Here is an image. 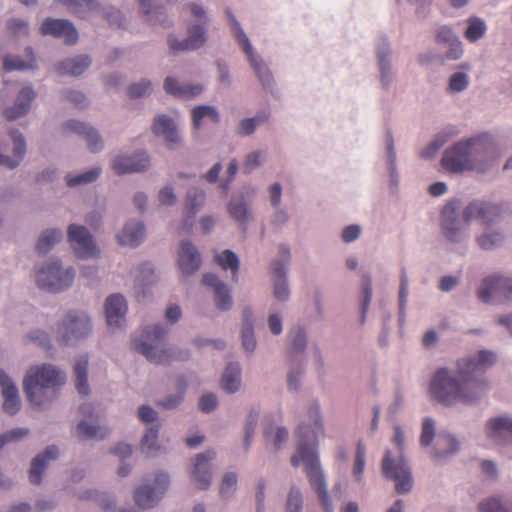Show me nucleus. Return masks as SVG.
<instances>
[{"label": "nucleus", "mask_w": 512, "mask_h": 512, "mask_svg": "<svg viewBox=\"0 0 512 512\" xmlns=\"http://www.w3.org/2000/svg\"><path fill=\"white\" fill-rule=\"evenodd\" d=\"M217 72V83L221 89L227 90L232 87L233 78L230 72L229 64L219 59L215 63Z\"/></svg>", "instance_id": "obj_64"}, {"label": "nucleus", "mask_w": 512, "mask_h": 512, "mask_svg": "<svg viewBox=\"0 0 512 512\" xmlns=\"http://www.w3.org/2000/svg\"><path fill=\"white\" fill-rule=\"evenodd\" d=\"M268 153L264 149H256L248 152L243 161V172L250 174L260 168L267 160Z\"/></svg>", "instance_id": "obj_57"}, {"label": "nucleus", "mask_w": 512, "mask_h": 512, "mask_svg": "<svg viewBox=\"0 0 512 512\" xmlns=\"http://www.w3.org/2000/svg\"><path fill=\"white\" fill-rule=\"evenodd\" d=\"M373 288L372 279L368 274L363 275L361 285V316L360 323L363 325L366 322L367 313L372 300Z\"/></svg>", "instance_id": "obj_56"}, {"label": "nucleus", "mask_w": 512, "mask_h": 512, "mask_svg": "<svg viewBox=\"0 0 512 512\" xmlns=\"http://www.w3.org/2000/svg\"><path fill=\"white\" fill-rule=\"evenodd\" d=\"M501 155L494 137L488 133H481L458 140L445 149L440 165L449 174H485L499 161Z\"/></svg>", "instance_id": "obj_3"}, {"label": "nucleus", "mask_w": 512, "mask_h": 512, "mask_svg": "<svg viewBox=\"0 0 512 512\" xmlns=\"http://www.w3.org/2000/svg\"><path fill=\"white\" fill-rule=\"evenodd\" d=\"M58 2L65 6L70 13L82 19L87 18L100 8L98 0H58Z\"/></svg>", "instance_id": "obj_48"}, {"label": "nucleus", "mask_w": 512, "mask_h": 512, "mask_svg": "<svg viewBox=\"0 0 512 512\" xmlns=\"http://www.w3.org/2000/svg\"><path fill=\"white\" fill-rule=\"evenodd\" d=\"M470 223H466L462 215L456 213L454 203L444 206L441 215V231L444 238L454 244L466 243L470 238L468 230Z\"/></svg>", "instance_id": "obj_12"}, {"label": "nucleus", "mask_w": 512, "mask_h": 512, "mask_svg": "<svg viewBox=\"0 0 512 512\" xmlns=\"http://www.w3.org/2000/svg\"><path fill=\"white\" fill-rule=\"evenodd\" d=\"M105 316L110 328H121L126 322L127 301L121 294H112L106 298Z\"/></svg>", "instance_id": "obj_27"}, {"label": "nucleus", "mask_w": 512, "mask_h": 512, "mask_svg": "<svg viewBox=\"0 0 512 512\" xmlns=\"http://www.w3.org/2000/svg\"><path fill=\"white\" fill-rule=\"evenodd\" d=\"M35 97V92L31 86L22 88L16 98L14 106L7 107L3 110V116L7 120H15L25 115L29 109L30 104Z\"/></svg>", "instance_id": "obj_37"}, {"label": "nucleus", "mask_w": 512, "mask_h": 512, "mask_svg": "<svg viewBox=\"0 0 512 512\" xmlns=\"http://www.w3.org/2000/svg\"><path fill=\"white\" fill-rule=\"evenodd\" d=\"M168 329L160 323L143 327L133 340L135 350L154 364H168L172 361H184L190 357L187 349L167 347L163 344Z\"/></svg>", "instance_id": "obj_5"}, {"label": "nucleus", "mask_w": 512, "mask_h": 512, "mask_svg": "<svg viewBox=\"0 0 512 512\" xmlns=\"http://www.w3.org/2000/svg\"><path fill=\"white\" fill-rule=\"evenodd\" d=\"M467 23L468 26L464 33L467 40L470 42H476L484 36L487 26L483 19L479 17H471L468 19Z\"/></svg>", "instance_id": "obj_62"}, {"label": "nucleus", "mask_w": 512, "mask_h": 512, "mask_svg": "<svg viewBox=\"0 0 512 512\" xmlns=\"http://www.w3.org/2000/svg\"><path fill=\"white\" fill-rule=\"evenodd\" d=\"M63 239V232L58 228L45 229L38 237L36 251L40 255L50 252Z\"/></svg>", "instance_id": "obj_49"}, {"label": "nucleus", "mask_w": 512, "mask_h": 512, "mask_svg": "<svg viewBox=\"0 0 512 512\" xmlns=\"http://www.w3.org/2000/svg\"><path fill=\"white\" fill-rule=\"evenodd\" d=\"M9 138L13 144V156L10 157L7 154L9 151L8 145L0 142V166H4L8 169H14L20 165L25 156L26 143L23 135L17 130H12L9 134Z\"/></svg>", "instance_id": "obj_25"}, {"label": "nucleus", "mask_w": 512, "mask_h": 512, "mask_svg": "<svg viewBox=\"0 0 512 512\" xmlns=\"http://www.w3.org/2000/svg\"><path fill=\"white\" fill-rule=\"evenodd\" d=\"M488 440L500 447L512 445V415L503 413L488 418L484 424Z\"/></svg>", "instance_id": "obj_18"}, {"label": "nucleus", "mask_w": 512, "mask_h": 512, "mask_svg": "<svg viewBox=\"0 0 512 512\" xmlns=\"http://www.w3.org/2000/svg\"><path fill=\"white\" fill-rule=\"evenodd\" d=\"M206 192L199 187H191L187 190L184 200L185 222L192 225L196 214L204 207Z\"/></svg>", "instance_id": "obj_35"}, {"label": "nucleus", "mask_w": 512, "mask_h": 512, "mask_svg": "<svg viewBox=\"0 0 512 512\" xmlns=\"http://www.w3.org/2000/svg\"><path fill=\"white\" fill-rule=\"evenodd\" d=\"M226 16L231 35L239 49L245 55L250 69L253 71L262 88L268 92H273L276 87V81L269 65L256 51L242 25L229 9L226 10Z\"/></svg>", "instance_id": "obj_6"}, {"label": "nucleus", "mask_w": 512, "mask_h": 512, "mask_svg": "<svg viewBox=\"0 0 512 512\" xmlns=\"http://www.w3.org/2000/svg\"><path fill=\"white\" fill-rule=\"evenodd\" d=\"M458 134V131L455 127H447L440 131L435 137L431 140V142L423 148L419 157L425 160L432 159L438 153V151L447 143L450 138L455 137Z\"/></svg>", "instance_id": "obj_43"}, {"label": "nucleus", "mask_w": 512, "mask_h": 512, "mask_svg": "<svg viewBox=\"0 0 512 512\" xmlns=\"http://www.w3.org/2000/svg\"><path fill=\"white\" fill-rule=\"evenodd\" d=\"M177 264L183 276H191L199 270L202 264L197 247L190 240L180 242L177 252Z\"/></svg>", "instance_id": "obj_23"}, {"label": "nucleus", "mask_w": 512, "mask_h": 512, "mask_svg": "<svg viewBox=\"0 0 512 512\" xmlns=\"http://www.w3.org/2000/svg\"><path fill=\"white\" fill-rule=\"evenodd\" d=\"M497 359L496 352L482 349L459 358L455 372L447 367L438 368L429 382L431 398L447 407L478 404L489 389L485 372L496 364Z\"/></svg>", "instance_id": "obj_1"}, {"label": "nucleus", "mask_w": 512, "mask_h": 512, "mask_svg": "<svg viewBox=\"0 0 512 512\" xmlns=\"http://www.w3.org/2000/svg\"><path fill=\"white\" fill-rule=\"evenodd\" d=\"M290 368L287 373V386L291 391H298L301 387V380L305 372L304 360L290 363Z\"/></svg>", "instance_id": "obj_61"}, {"label": "nucleus", "mask_w": 512, "mask_h": 512, "mask_svg": "<svg viewBox=\"0 0 512 512\" xmlns=\"http://www.w3.org/2000/svg\"><path fill=\"white\" fill-rule=\"evenodd\" d=\"M459 449L460 442L454 435L440 432L433 448V457L438 460L445 459L458 452Z\"/></svg>", "instance_id": "obj_40"}, {"label": "nucleus", "mask_w": 512, "mask_h": 512, "mask_svg": "<svg viewBox=\"0 0 512 512\" xmlns=\"http://www.w3.org/2000/svg\"><path fill=\"white\" fill-rule=\"evenodd\" d=\"M0 387L3 396V411L8 415H16L21 409L19 390L12 378L0 369Z\"/></svg>", "instance_id": "obj_29"}, {"label": "nucleus", "mask_w": 512, "mask_h": 512, "mask_svg": "<svg viewBox=\"0 0 512 512\" xmlns=\"http://www.w3.org/2000/svg\"><path fill=\"white\" fill-rule=\"evenodd\" d=\"M61 132L63 135L74 133L83 138L91 153H99L104 147V142L99 132L88 123L73 119L68 120L62 124Z\"/></svg>", "instance_id": "obj_21"}, {"label": "nucleus", "mask_w": 512, "mask_h": 512, "mask_svg": "<svg viewBox=\"0 0 512 512\" xmlns=\"http://www.w3.org/2000/svg\"><path fill=\"white\" fill-rule=\"evenodd\" d=\"M436 40L439 44L446 45L449 50L446 58L457 60L463 54L462 43L453 29L447 25L439 26L436 29Z\"/></svg>", "instance_id": "obj_34"}, {"label": "nucleus", "mask_w": 512, "mask_h": 512, "mask_svg": "<svg viewBox=\"0 0 512 512\" xmlns=\"http://www.w3.org/2000/svg\"><path fill=\"white\" fill-rule=\"evenodd\" d=\"M149 167L150 158L145 151L133 155H118L112 161V168L118 175L144 172Z\"/></svg>", "instance_id": "obj_24"}, {"label": "nucleus", "mask_w": 512, "mask_h": 512, "mask_svg": "<svg viewBox=\"0 0 512 512\" xmlns=\"http://www.w3.org/2000/svg\"><path fill=\"white\" fill-rule=\"evenodd\" d=\"M146 237L145 225L141 220H128L116 238L121 246L138 247Z\"/></svg>", "instance_id": "obj_31"}, {"label": "nucleus", "mask_w": 512, "mask_h": 512, "mask_svg": "<svg viewBox=\"0 0 512 512\" xmlns=\"http://www.w3.org/2000/svg\"><path fill=\"white\" fill-rule=\"evenodd\" d=\"M27 60H23L20 56L6 54L2 57L3 68L5 71H24L33 70L36 68V59L33 50L30 47L25 49Z\"/></svg>", "instance_id": "obj_45"}, {"label": "nucleus", "mask_w": 512, "mask_h": 512, "mask_svg": "<svg viewBox=\"0 0 512 512\" xmlns=\"http://www.w3.org/2000/svg\"><path fill=\"white\" fill-rule=\"evenodd\" d=\"M135 278V286L144 288L154 284L157 276L154 267L150 262H144L136 266L132 271Z\"/></svg>", "instance_id": "obj_52"}, {"label": "nucleus", "mask_w": 512, "mask_h": 512, "mask_svg": "<svg viewBox=\"0 0 512 512\" xmlns=\"http://www.w3.org/2000/svg\"><path fill=\"white\" fill-rule=\"evenodd\" d=\"M186 14V24H196L201 27L209 28L212 21L209 10L200 2L190 1L183 6Z\"/></svg>", "instance_id": "obj_39"}, {"label": "nucleus", "mask_w": 512, "mask_h": 512, "mask_svg": "<svg viewBox=\"0 0 512 512\" xmlns=\"http://www.w3.org/2000/svg\"><path fill=\"white\" fill-rule=\"evenodd\" d=\"M93 322L84 310H70L55 328V338L61 346L77 345L92 335Z\"/></svg>", "instance_id": "obj_9"}, {"label": "nucleus", "mask_w": 512, "mask_h": 512, "mask_svg": "<svg viewBox=\"0 0 512 512\" xmlns=\"http://www.w3.org/2000/svg\"><path fill=\"white\" fill-rule=\"evenodd\" d=\"M257 192V187L252 184H245L238 194L231 197L227 204V213L240 227H245L247 223L254 220L251 203Z\"/></svg>", "instance_id": "obj_13"}, {"label": "nucleus", "mask_w": 512, "mask_h": 512, "mask_svg": "<svg viewBox=\"0 0 512 512\" xmlns=\"http://www.w3.org/2000/svg\"><path fill=\"white\" fill-rule=\"evenodd\" d=\"M177 392L167 395L164 399L158 402V405L166 410H172L178 407L183 399L187 388V383L184 377L179 376L176 380Z\"/></svg>", "instance_id": "obj_55"}, {"label": "nucleus", "mask_w": 512, "mask_h": 512, "mask_svg": "<svg viewBox=\"0 0 512 512\" xmlns=\"http://www.w3.org/2000/svg\"><path fill=\"white\" fill-rule=\"evenodd\" d=\"M291 261L289 246L281 244L277 257L271 262L273 296L279 302H286L290 298V288L287 280V267Z\"/></svg>", "instance_id": "obj_11"}, {"label": "nucleus", "mask_w": 512, "mask_h": 512, "mask_svg": "<svg viewBox=\"0 0 512 512\" xmlns=\"http://www.w3.org/2000/svg\"><path fill=\"white\" fill-rule=\"evenodd\" d=\"M40 33L62 39L66 44H74L78 40V32L73 23L67 19L46 18L41 26Z\"/></svg>", "instance_id": "obj_22"}, {"label": "nucleus", "mask_w": 512, "mask_h": 512, "mask_svg": "<svg viewBox=\"0 0 512 512\" xmlns=\"http://www.w3.org/2000/svg\"><path fill=\"white\" fill-rule=\"evenodd\" d=\"M170 486L168 473L159 471L155 474L152 485L145 484L134 490L133 498L135 504L142 509L155 507L164 497Z\"/></svg>", "instance_id": "obj_14"}, {"label": "nucleus", "mask_w": 512, "mask_h": 512, "mask_svg": "<svg viewBox=\"0 0 512 512\" xmlns=\"http://www.w3.org/2000/svg\"><path fill=\"white\" fill-rule=\"evenodd\" d=\"M66 382L65 373L51 364L31 367L23 379V389L29 402L45 408L57 397L58 389Z\"/></svg>", "instance_id": "obj_4"}, {"label": "nucleus", "mask_w": 512, "mask_h": 512, "mask_svg": "<svg viewBox=\"0 0 512 512\" xmlns=\"http://www.w3.org/2000/svg\"><path fill=\"white\" fill-rule=\"evenodd\" d=\"M76 433L80 440L104 439L109 435L107 428L80 421L76 427Z\"/></svg>", "instance_id": "obj_54"}, {"label": "nucleus", "mask_w": 512, "mask_h": 512, "mask_svg": "<svg viewBox=\"0 0 512 512\" xmlns=\"http://www.w3.org/2000/svg\"><path fill=\"white\" fill-rule=\"evenodd\" d=\"M478 512H512V503L508 498L493 495L479 501Z\"/></svg>", "instance_id": "obj_51"}, {"label": "nucleus", "mask_w": 512, "mask_h": 512, "mask_svg": "<svg viewBox=\"0 0 512 512\" xmlns=\"http://www.w3.org/2000/svg\"><path fill=\"white\" fill-rule=\"evenodd\" d=\"M366 466V446L362 441L356 445L355 459L352 468V476L357 483L363 481V474Z\"/></svg>", "instance_id": "obj_60"}, {"label": "nucleus", "mask_w": 512, "mask_h": 512, "mask_svg": "<svg viewBox=\"0 0 512 512\" xmlns=\"http://www.w3.org/2000/svg\"><path fill=\"white\" fill-rule=\"evenodd\" d=\"M76 270L65 265L60 258H50L41 263L34 273L35 285L42 291L58 294L72 287Z\"/></svg>", "instance_id": "obj_8"}, {"label": "nucleus", "mask_w": 512, "mask_h": 512, "mask_svg": "<svg viewBox=\"0 0 512 512\" xmlns=\"http://www.w3.org/2000/svg\"><path fill=\"white\" fill-rule=\"evenodd\" d=\"M193 128L199 130L205 119L213 123L220 121V114L216 107L210 105H199L191 110Z\"/></svg>", "instance_id": "obj_50"}, {"label": "nucleus", "mask_w": 512, "mask_h": 512, "mask_svg": "<svg viewBox=\"0 0 512 512\" xmlns=\"http://www.w3.org/2000/svg\"><path fill=\"white\" fill-rule=\"evenodd\" d=\"M216 452L212 449L199 453L193 459V464L189 470L191 482L198 490H206L210 487L212 481V464Z\"/></svg>", "instance_id": "obj_20"}, {"label": "nucleus", "mask_w": 512, "mask_h": 512, "mask_svg": "<svg viewBox=\"0 0 512 512\" xmlns=\"http://www.w3.org/2000/svg\"><path fill=\"white\" fill-rule=\"evenodd\" d=\"M306 417L308 422H303L298 426V448L297 453L291 458V463L295 467L300 463L305 466L309 483L316 492L324 512H334L318 455L319 438L325 436L319 401L312 400L308 403Z\"/></svg>", "instance_id": "obj_2"}, {"label": "nucleus", "mask_w": 512, "mask_h": 512, "mask_svg": "<svg viewBox=\"0 0 512 512\" xmlns=\"http://www.w3.org/2000/svg\"><path fill=\"white\" fill-rule=\"evenodd\" d=\"M269 109H260L253 116L241 118L235 126V134L240 138L250 137L263 125L270 122Z\"/></svg>", "instance_id": "obj_32"}, {"label": "nucleus", "mask_w": 512, "mask_h": 512, "mask_svg": "<svg viewBox=\"0 0 512 512\" xmlns=\"http://www.w3.org/2000/svg\"><path fill=\"white\" fill-rule=\"evenodd\" d=\"M221 388L228 394L238 392L242 385L241 366L239 363H229L222 375Z\"/></svg>", "instance_id": "obj_44"}, {"label": "nucleus", "mask_w": 512, "mask_h": 512, "mask_svg": "<svg viewBox=\"0 0 512 512\" xmlns=\"http://www.w3.org/2000/svg\"><path fill=\"white\" fill-rule=\"evenodd\" d=\"M506 240L504 231L499 227H484L483 231L476 236L475 242L478 247L485 251H492L503 246Z\"/></svg>", "instance_id": "obj_38"}, {"label": "nucleus", "mask_w": 512, "mask_h": 512, "mask_svg": "<svg viewBox=\"0 0 512 512\" xmlns=\"http://www.w3.org/2000/svg\"><path fill=\"white\" fill-rule=\"evenodd\" d=\"M91 65V59L85 55L67 58L57 65L61 75L79 76Z\"/></svg>", "instance_id": "obj_46"}, {"label": "nucleus", "mask_w": 512, "mask_h": 512, "mask_svg": "<svg viewBox=\"0 0 512 512\" xmlns=\"http://www.w3.org/2000/svg\"><path fill=\"white\" fill-rule=\"evenodd\" d=\"M140 11L145 15L146 21L152 25L159 24L170 27L172 21L168 18L163 7L155 6L153 0H139Z\"/></svg>", "instance_id": "obj_42"}, {"label": "nucleus", "mask_w": 512, "mask_h": 512, "mask_svg": "<svg viewBox=\"0 0 512 512\" xmlns=\"http://www.w3.org/2000/svg\"><path fill=\"white\" fill-rule=\"evenodd\" d=\"M393 435V443L398 448V455L393 457L390 450H386L381 470L386 479L395 482V490L399 494H405L411 491L413 487V479L411 469L403 458V451L405 448V434L400 425H395Z\"/></svg>", "instance_id": "obj_7"}, {"label": "nucleus", "mask_w": 512, "mask_h": 512, "mask_svg": "<svg viewBox=\"0 0 512 512\" xmlns=\"http://www.w3.org/2000/svg\"><path fill=\"white\" fill-rule=\"evenodd\" d=\"M500 216V206L485 200H473L462 209L466 223L477 221L483 228L495 225Z\"/></svg>", "instance_id": "obj_17"}, {"label": "nucleus", "mask_w": 512, "mask_h": 512, "mask_svg": "<svg viewBox=\"0 0 512 512\" xmlns=\"http://www.w3.org/2000/svg\"><path fill=\"white\" fill-rule=\"evenodd\" d=\"M202 283L213 290L215 306L220 311H228L233 306V298L229 287L217 275L206 273L202 276Z\"/></svg>", "instance_id": "obj_26"}, {"label": "nucleus", "mask_w": 512, "mask_h": 512, "mask_svg": "<svg viewBox=\"0 0 512 512\" xmlns=\"http://www.w3.org/2000/svg\"><path fill=\"white\" fill-rule=\"evenodd\" d=\"M67 241L78 259H98L101 256L100 248L85 226L70 224L67 228Z\"/></svg>", "instance_id": "obj_10"}, {"label": "nucleus", "mask_w": 512, "mask_h": 512, "mask_svg": "<svg viewBox=\"0 0 512 512\" xmlns=\"http://www.w3.org/2000/svg\"><path fill=\"white\" fill-rule=\"evenodd\" d=\"M87 370H88V359L85 356H81L76 360L74 366V374H75V386L77 391L82 395H87L90 391L88 380H87Z\"/></svg>", "instance_id": "obj_53"}, {"label": "nucleus", "mask_w": 512, "mask_h": 512, "mask_svg": "<svg viewBox=\"0 0 512 512\" xmlns=\"http://www.w3.org/2000/svg\"><path fill=\"white\" fill-rule=\"evenodd\" d=\"M264 437L267 441H271L275 449H280L288 440V431L285 427H276L273 429L271 426L264 427Z\"/></svg>", "instance_id": "obj_63"}, {"label": "nucleus", "mask_w": 512, "mask_h": 512, "mask_svg": "<svg viewBox=\"0 0 512 512\" xmlns=\"http://www.w3.org/2000/svg\"><path fill=\"white\" fill-rule=\"evenodd\" d=\"M208 30L209 28L196 24H186V37L179 40L174 34H169L167 37L168 47L174 53L198 50L205 46L208 40Z\"/></svg>", "instance_id": "obj_19"}, {"label": "nucleus", "mask_w": 512, "mask_h": 512, "mask_svg": "<svg viewBox=\"0 0 512 512\" xmlns=\"http://www.w3.org/2000/svg\"><path fill=\"white\" fill-rule=\"evenodd\" d=\"M214 261L223 270L230 271L231 280L237 283L239 280L238 272L240 268V259L235 252L225 249L214 254Z\"/></svg>", "instance_id": "obj_47"}, {"label": "nucleus", "mask_w": 512, "mask_h": 512, "mask_svg": "<svg viewBox=\"0 0 512 512\" xmlns=\"http://www.w3.org/2000/svg\"><path fill=\"white\" fill-rule=\"evenodd\" d=\"M287 358L289 363L305 361L308 346V333L305 327L296 325L288 332Z\"/></svg>", "instance_id": "obj_28"}, {"label": "nucleus", "mask_w": 512, "mask_h": 512, "mask_svg": "<svg viewBox=\"0 0 512 512\" xmlns=\"http://www.w3.org/2000/svg\"><path fill=\"white\" fill-rule=\"evenodd\" d=\"M392 54L391 42L386 36H380L375 43V56L380 85L385 91L391 89L397 78V73L392 63Z\"/></svg>", "instance_id": "obj_16"}, {"label": "nucleus", "mask_w": 512, "mask_h": 512, "mask_svg": "<svg viewBox=\"0 0 512 512\" xmlns=\"http://www.w3.org/2000/svg\"><path fill=\"white\" fill-rule=\"evenodd\" d=\"M152 130L156 136L164 138L169 149H176L178 147L180 143V136L174 121L168 116H157L154 119Z\"/></svg>", "instance_id": "obj_33"}, {"label": "nucleus", "mask_w": 512, "mask_h": 512, "mask_svg": "<svg viewBox=\"0 0 512 512\" xmlns=\"http://www.w3.org/2000/svg\"><path fill=\"white\" fill-rule=\"evenodd\" d=\"M478 298L487 304L512 302V278L486 277L477 291Z\"/></svg>", "instance_id": "obj_15"}, {"label": "nucleus", "mask_w": 512, "mask_h": 512, "mask_svg": "<svg viewBox=\"0 0 512 512\" xmlns=\"http://www.w3.org/2000/svg\"><path fill=\"white\" fill-rule=\"evenodd\" d=\"M60 455V449L56 445H49L45 450L35 456L29 470V480L32 484L38 485L42 481V475L48 464L56 460Z\"/></svg>", "instance_id": "obj_30"}, {"label": "nucleus", "mask_w": 512, "mask_h": 512, "mask_svg": "<svg viewBox=\"0 0 512 512\" xmlns=\"http://www.w3.org/2000/svg\"><path fill=\"white\" fill-rule=\"evenodd\" d=\"M164 90L175 97L189 99L200 95L204 86L200 83L180 84L176 78L169 76L164 81Z\"/></svg>", "instance_id": "obj_36"}, {"label": "nucleus", "mask_w": 512, "mask_h": 512, "mask_svg": "<svg viewBox=\"0 0 512 512\" xmlns=\"http://www.w3.org/2000/svg\"><path fill=\"white\" fill-rule=\"evenodd\" d=\"M159 425L155 424L149 427L143 435L140 447L147 455H154L160 449L158 444Z\"/></svg>", "instance_id": "obj_58"}, {"label": "nucleus", "mask_w": 512, "mask_h": 512, "mask_svg": "<svg viewBox=\"0 0 512 512\" xmlns=\"http://www.w3.org/2000/svg\"><path fill=\"white\" fill-rule=\"evenodd\" d=\"M385 159L388 170V178H389V186L396 190L399 186L400 176L397 170L396 160V150L394 145V138L391 132L386 133L385 137Z\"/></svg>", "instance_id": "obj_41"}, {"label": "nucleus", "mask_w": 512, "mask_h": 512, "mask_svg": "<svg viewBox=\"0 0 512 512\" xmlns=\"http://www.w3.org/2000/svg\"><path fill=\"white\" fill-rule=\"evenodd\" d=\"M101 172L102 170L100 167H92L76 175H67L66 182L69 187L90 184L99 178Z\"/></svg>", "instance_id": "obj_59"}]
</instances>
